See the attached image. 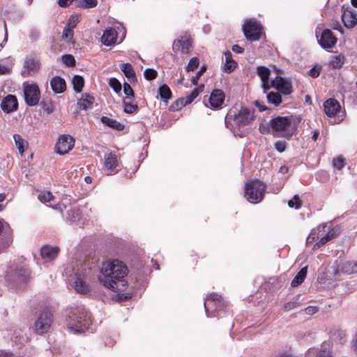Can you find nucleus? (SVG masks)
I'll list each match as a JSON object with an SVG mask.
<instances>
[{
  "instance_id": "13d9d810",
  "label": "nucleus",
  "mask_w": 357,
  "mask_h": 357,
  "mask_svg": "<svg viewBox=\"0 0 357 357\" xmlns=\"http://www.w3.org/2000/svg\"><path fill=\"white\" fill-rule=\"evenodd\" d=\"M286 147L287 143L284 141H277L275 143V148L280 153L284 152L286 149Z\"/></svg>"
},
{
  "instance_id": "e433bc0d",
  "label": "nucleus",
  "mask_w": 357,
  "mask_h": 357,
  "mask_svg": "<svg viewBox=\"0 0 357 357\" xmlns=\"http://www.w3.org/2000/svg\"><path fill=\"white\" fill-rule=\"evenodd\" d=\"M41 106L44 112L49 114L54 111V105L51 100H43Z\"/></svg>"
},
{
  "instance_id": "4c0bfd02",
  "label": "nucleus",
  "mask_w": 357,
  "mask_h": 357,
  "mask_svg": "<svg viewBox=\"0 0 357 357\" xmlns=\"http://www.w3.org/2000/svg\"><path fill=\"white\" fill-rule=\"evenodd\" d=\"M257 74L261 77V81L266 82L269 79L270 70L264 66L257 68Z\"/></svg>"
},
{
  "instance_id": "ddd939ff",
  "label": "nucleus",
  "mask_w": 357,
  "mask_h": 357,
  "mask_svg": "<svg viewBox=\"0 0 357 357\" xmlns=\"http://www.w3.org/2000/svg\"><path fill=\"white\" fill-rule=\"evenodd\" d=\"M355 273H357V261H345L340 263L335 271V275H339L341 273L350 275Z\"/></svg>"
},
{
  "instance_id": "de8ad7c7",
  "label": "nucleus",
  "mask_w": 357,
  "mask_h": 357,
  "mask_svg": "<svg viewBox=\"0 0 357 357\" xmlns=\"http://www.w3.org/2000/svg\"><path fill=\"white\" fill-rule=\"evenodd\" d=\"M109 86L113 89L116 93H119L121 91V84L116 78H112L109 80Z\"/></svg>"
},
{
  "instance_id": "6e6552de",
  "label": "nucleus",
  "mask_w": 357,
  "mask_h": 357,
  "mask_svg": "<svg viewBox=\"0 0 357 357\" xmlns=\"http://www.w3.org/2000/svg\"><path fill=\"white\" fill-rule=\"evenodd\" d=\"M52 314L48 309L42 310L35 323L36 332L38 334L47 333L52 324Z\"/></svg>"
},
{
  "instance_id": "9b49d317",
  "label": "nucleus",
  "mask_w": 357,
  "mask_h": 357,
  "mask_svg": "<svg viewBox=\"0 0 357 357\" xmlns=\"http://www.w3.org/2000/svg\"><path fill=\"white\" fill-rule=\"evenodd\" d=\"M75 145L74 139L69 135H61L55 146L56 152L59 155H64L70 151Z\"/></svg>"
},
{
  "instance_id": "774afa93",
  "label": "nucleus",
  "mask_w": 357,
  "mask_h": 357,
  "mask_svg": "<svg viewBox=\"0 0 357 357\" xmlns=\"http://www.w3.org/2000/svg\"><path fill=\"white\" fill-rule=\"evenodd\" d=\"M316 357H332L331 353L327 351H320Z\"/></svg>"
},
{
  "instance_id": "c03bdc74",
  "label": "nucleus",
  "mask_w": 357,
  "mask_h": 357,
  "mask_svg": "<svg viewBox=\"0 0 357 357\" xmlns=\"http://www.w3.org/2000/svg\"><path fill=\"white\" fill-rule=\"evenodd\" d=\"M17 275L20 280L25 281L29 278L30 272L28 269L20 268L17 271Z\"/></svg>"
},
{
  "instance_id": "9d476101",
  "label": "nucleus",
  "mask_w": 357,
  "mask_h": 357,
  "mask_svg": "<svg viewBox=\"0 0 357 357\" xmlns=\"http://www.w3.org/2000/svg\"><path fill=\"white\" fill-rule=\"evenodd\" d=\"M255 119V111L248 108L242 109L233 118L235 124L239 127L250 124Z\"/></svg>"
},
{
  "instance_id": "69168bd1",
  "label": "nucleus",
  "mask_w": 357,
  "mask_h": 357,
  "mask_svg": "<svg viewBox=\"0 0 357 357\" xmlns=\"http://www.w3.org/2000/svg\"><path fill=\"white\" fill-rule=\"evenodd\" d=\"M332 28L335 30L339 31L341 33H343V28L338 21L333 22Z\"/></svg>"
},
{
  "instance_id": "ea45409f",
  "label": "nucleus",
  "mask_w": 357,
  "mask_h": 357,
  "mask_svg": "<svg viewBox=\"0 0 357 357\" xmlns=\"http://www.w3.org/2000/svg\"><path fill=\"white\" fill-rule=\"evenodd\" d=\"M278 90L280 91L284 95H289L292 92L291 84L288 80L284 79V82Z\"/></svg>"
},
{
  "instance_id": "79ce46f5",
  "label": "nucleus",
  "mask_w": 357,
  "mask_h": 357,
  "mask_svg": "<svg viewBox=\"0 0 357 357\" xmlns=\"http://www.w3.org/2000/svg\"><path fill=\"white\" fill-rule=\"evenodd\" d=\"M299 306V303L298 301V298H294L291 301L287 302L284 305V311H289L291 310L295 309Z\"/></svg>"
},
{
  "instance_id": "c85d7f7f",
  "label": "nucleus",
  "mask_w": 357,
  "mask_h": 357,
  "mask_svg": "<svg viewBox=\"0 0 357 357\" xmlns=\"http://www.w3.org/2000/svg\"><path fill=\"white\" fill-rule=\"evenodd\" d=\"M335 237V235L334 231H329L326 236L321 237V239L314 245L313 250H315L319 249L321 246L324 245V244H326L327 242H328L330 240L333 239Z\"/></svg>"
},
{
  "instance_id": "49530a36",
  "label": "nucleus",
  "mask_w": 357,
  "mask_h": 357,
  "mask_svg": "<svg viewBox=\"0 0 357 357\" xmlns=\"http://www.w3.org/2000/svg\"><path fill=\"white\" fill-rule=\"evenodd\" d=\"M123 105L124 112L127 114H132L138 109L137 105H133L130 102H127L126 100L123 101Z\"/></svg>"
},
{
  "instance_id": "bf43d9fd",
  "label": "nucleus",
  "mask_w": 357,
  "mask_h": 357,
  "mask_svg": "<svg viewBox=\"0 0 357 357\" xmlns=\"http://www.w3.org/2000/svg\"><path fill=\"white\" fill-rule=\"evenodd\" d=\"M206 70V67L205 66H202L201 67V68L199 69V70L196 73V75L192 77L191 79V82L192 83L194 84V85H197V82L199 79V77H201V75H202V73Z\"/></svg>"
},
{
  "instance_id": "0e129e2a",
  "label": "nucleus",
  "mask_w": 357,
  "mask_h": 357,
  "mask_svg": "<svg viewBox=\"0 0 357 357\" xmlns=\"http://www.w3.org/2000/svg\"><path fill=\"white\" fill-rule=\"evenodd\" d=\"M318 311V307L314 306H308L305 309V312L307 314L312 315L315 314Z\"/></svg>"
},
{
  "instance_id": "a211bd4d",
  "label": "nucleus",
  "mask_w": 357,
  "mask_h": 357,
  "mask_svg": "<svg viewBox=\"0 0 357 357\" xmlns=\"http://www.w3.org/2000/svg\"><path fill=\"white\" fill-rule=\"evenodd\" d=\"M59 250L57 247L45 245L41 248L40 255L45 262H49L57 257Z\"/></svg>"
},
{
  "instance_id": "412c9836",
  "label": "nucleus",
  "mask_w": 357,
  "mask_h": 357,
  "mask_svg": "<svg viewBox=\"0 0 357 357\" xmlns=\"http://www.w3.org/2000/svg\"><path fill=\"white\" fill-rule=\"evenodd\" d=\"M50 86L55 93H63L66 88L65 80L59 76L54 77L50 80Z\"/></svg>"
},
{
  "instance_id": "b1692460",
  "label": "nucleus",
  "mask_w": 357,
  "mask_h": 357,
  "mask_svg": "<svg viewBox=\"0 0 357 357\" xmlns=\"http://www.w3.org/2000/svg\"><path fill=\"white\" fill-rule=\"evenodd\" d=\"M94 98L93 96L89 94H84L78 100L77 105L79 108L83 110H87L92 107Z\"/></svg>"
},
{
  "instance_id": "2eb2a0df",
  "label": "nucleus",
  "mask_w": 357,
  "mask_h": 357,
  "mask_svg": "<svg viewBox=\"0 0 357 357\" xmlns=\"http://www.w3.org/2000/svg\"><path fill=\"white\" fill-rule=\"evenodd\" d=\"M324 108L326 114L328 117H333L340 112L341 107L337 100L334 98H329L324 103Z\"/></svg>"
},
{
  "instance_id": "37998d69",
  "label": "nucleus",
  "mask_w": 357,
  "mask_h": 357,
  "mask_svg": "<svg viewBox=\"0 0 357 357\" xmlns=\"http://www.w3.org/2000/svg\"><path fill=\"white\" fill-rule=\"evenodd\" d=\"M62 59V61L63 63L68 66V67H71V66H75V58L73 56L70 55V54H66V55H63L61 58Z\"/></svg>"
},
{
  "instance_id": "a878e982",
  "label": "nucleus",
  "mask_w": 357,
  "mask_h": 357,
  "mask_svg": "<svg viewBox=\"0 0 357 357\" xmlns=\"http://www.w3.org/2000/svg\"><path fill=\"white\" fill-rule=\"evenodd\" d=\"M121 70L125 76L130 80L132 81L136 79L135 73L133 70L132 66L128 63H122L120 66Z\"/></svg>"
},
{
  "instance_id": "4d7b16f0",
  "label": "nucleus",
  "mask_w": 357,
  "mask_h": 357,
  "mask_svg": "<svg viewBox=\"0 0 357 357\" xmlns=\"http://www.w3.org/2000/svg\"><path fill=\"white\" fill-rule=\"evenodd\" d=\"M79 21V15H72L68 20V25L69 27L74 29L77 26Z\"/></svg>"
},
{
  "instance_id": "f3484780",
  "label": "nucleus",
  "mask_w": 357,
  "mask_h": 357,
  "mask_svg": "<svg viewBox=\"0 0 357 357\" xmlns=\"http://www.w3.org/2000/svg\"><path fill=\"white\" fill-rule=\"evenodd\" d=\"M117 35V31L114 29L108 28L105 30L101 41L106 46L113 45L116 42Z\"/></svg>"
},
{
  "instance_id": "a19ab883",
  "label": "nucleus",
  "mask_w": 357,
  "mask_h": 357,
  "mask_svg": "<svg viewBox=\"0 0 357 357\" xmlns=\"http://www.w3.org/2000/svg\"><path fill=\"white\" fill-rule=\"evenodd\" d=\"M288 206L290 208H295L296 209L300 208L301 206V201L300 200L299 196L297 195H294L293 199L288 202Z\"/></svg>"
},
{
  "instance_id": "7ed1b4c3",
  "label": "nucleus",
  "mask_w": 357,
  "mask_h": 357,
  "mask_svg": "<svg viewBox=\"0 0 357 357\" xmlns=\"http://www.w3.org/2000/svg\"><path fill=\"white\" fill-rule=\"evenodd\" d=\"M87 275V270L82 266L73 269L70 280L73 288L77 293L86 294L90 291Z\"/></svg>"
},
{
  "instance_id": "7c9ffc66",
  "label": "nucleus",
  "mask_w": 357,
  "mask_h": 357,
  "mask_svg": "<svg viewBox=\"0 0 357 357\" xmlns=\"http://www.w3.org/2000/svg\"><path fill=\"white\" fill-rule=\"evenodd\" d=\"M79 209L77 207H72L67 211L66 219L72 223H75L79 220Z\"/></svg>"
},
{
  "instance_id": "393cba45",
  "label": "nucleus",
  "mask_w": 357,
  "mask_h": 357,
  "mask_svg": "<svg viewBox=\"0 0 357 357\" xmlns=\"http://www.w3.org/2000/svg\"><path fill=\"white\" fill-rule=\"evenodd\" d=\"M101 122L105 124V126H107L113 129H115L116 130H122L124 128V125L121 123L120 122L110 119L107 116H102L101 118Z\"/></svg>"
},
{
  "instance_id": "864d4df0",
  "label": "nucleus",
  "mask_w": 357,
  "mask_h": 357,
  "mask_svg": "<svg viewBox=\"0 0 357 357\" xmlns=\"http://www.w3.org/2000/svg\"><path fill=\"white\" fill-rule=\"evenodd\" d=\"M123 92L126 95V98L134 97V91L130 85L128 83L125 82L123 84Z\"/></svg>"
},
{
  "instance_id": "2f4dec72",
  "label": "nucleus",
  "mask_w": 357,
  "mask_h": 357,
  "mask_svg": "<svg viewBox=\"0 0 357 357\" xmlns=\"http://www.w3.org/2000/svg\"><path fill=\"white\" fill-rule=\"evenodd\" d=\"M267 100L269 103L278 106L282 102V97L278 92H270L267 94Z\"/></svg>"
},
{
  "instance_id": "423d86ee",
  "label": "nucleus",
  "mask_w": 357,
  "mask_h": 357,
  "mask_svg": "<svg viewBox=\"0 0 357 357\" xmlns=\"http://www.w3.org/2000/svg\"><path fill=\"white\" fill-rule=\"evenodd\" d=\"M242 29L245 38L248 40L257 41L260 39L261 25L256 20H247L243 25Z\"/></svg>"
},
{
  "instance_id": "603ef678",
  "label": "nucleus",
  "mask_w": 357,
  "mask_h": 357,
  "mask_svg": "<svg viewBox=\"0 0 357 357\" xmlns=\"http://www.w3.org/2000/svg\"><path fill=\"white\" fill-rule=\"evenodd\" d=\"M40 37V31L36 29H31L29 32V38L32 42L38 40Z\"/></svg>"
},
{
  "instance_id": "3c124183",
  "label": "nucleus",
  "mask_w": 357,
  "mask_h": 357,
  "mask_svg": "<svg viewBox=\"0 0 357 357\" xmlns=\"http://www.w3.org/2000/svg\"><path fill=\"white\" fill-rule=\"evenodd\" d=\"M199 66V60L197 58H192L185 68L186 71H193Z\"/></svg>"
},
{
  "instance_id": "f704fd0d",
  "label": "nucleus",
  "mask_w": 357,
  "mask_h": 357,
  "mask_svg": "<svg viewBox=\"0 0 357 357\" xmlns=\"http://www.w3.org/2000/svg\"><path fill=\"white\" fill-rule=\"evenodd\" d=\"M344 63V56L339 54L332 57L330 61V65L333 68L337 69L340 68Z\"/></svg>"
},
{
  "instance_id": "cd10ccee",
  "label": "nucleus",
  "mask_w": 357,
  "mask_h": 357,
  "mask_svg": "<svg viewBox=\"0 0 357 357\" xmlns=\"http://www.w3.org/2000/svg\"><path fill=\"white\" fill-rule=\"evenodd\" d=\"M38 199L44 203H50V206H52V204L54 203V197L50 191H43L40 192L38 195Z\"/></svg>"
},
{
  "instance_id": "72a5a7b5",
  "label": "nucleus",
  "mask_w": 357,
  "mask_h": 357,
  "mask_svg": "<svg viewBox=\"0 0 357 357\" xmlns=\"http://www.w3.org/2000/svg\"><path fill=\"white\" fill-rule=\"evenodd\" d=\"M158 93L161 99L166 102L172 97V92L166 84H163L159 88Z\"/></svg>"
},
{
  "instance_id": "e2e57ef3",
  "label": "nucleus",
  "mask_w": 357,
  "mask_h": 357,
  "mask_svg": "<svg viewBox=\"0 0 357 357\" xmlns=\"http://www.w3.org/2000/svg\"><path fill=\"white\" fill-rule=\"evenodd\" d=\"M259 130L262 134H268L271 132L270 124L268 123V125H261L259 127Z\"/></svg>"
},
{
  "instance_id": "0eeeda50",
  "label": "nucleus",
  "mask_w": 357,
  "mask_h": 357,
  "mask_svg": "<svg viewBox=\"0 0 357 357\" xmlns=\"http://www.w3.org/2000/svg\"><path fill=\"white\" fill-rule=\"evenodd\" d=\"M24 97L26 105L35 106L40 99V91L36 84H24Z\"/></svg>"
},
{
  "instance_id": "1a4fd4ad",
  "label": "nucleus",
  "mask_w": 357,
  "mask_h": 357,
  "mask_svg": "<svg viewBox=\"0 0 357 357\" xmlns=\"http://www.w3.org/2000/svg\"><path fill=\"white\" fill-rule=\"evenodd\" d=\"M104 167L108 174L113 175L121 170L122 165L117 155L113 152H109L105 155Z\"/></svg>"
},
{
  "instance_id": "20e7f679",
  "label": "nucleus",
  "mask_w": 357,
  "mask_h": 357,
  "mask_svg": "<svg viewBox=\"0 0 357 357\" xmlns=\"http://www.w3.org/2000/svg\"><path fill=\"white\" fill-rule=\"evenodd\" d=\"M266 185L259 180L251 181L245 186V197L252 204L260 202L264 197Z\"/></svg>"
},
{
  "instance_id": "5701e85b",
  "label": "nucleus",
  "mask_w": 357,
  "mask_h": 357,
  "mask_svg": "<svg viewBox=\"0 0 357 357\" xmlns=\"http://www.w3.org/2000/svg\"><path fill=\"white\" fill-rule=\"evenodd\" d=\"M225 63L223 67L224 72L231 73L236 67V62L232 59L231 53L229 51L225 52Z\"/></svg>"
},
{
  "instance_id": "8fccbe9b",
  "label": "nucleus",
  "mask_w": 357,
  "mask_h": 357,
  "mask_svg": "<svg viewBox=\"0 0 357 357\" xmlns=\"http://www.w3.org/2000/svg\"><path fill=\"white\" fill-rule=\"evenodd\" d=\"M200 91L201 90L199 89H194L190 93V94L185 98L184 105L190 103L192 101H193L198 96V95L200 93Z\"/></svg>"
},
{
  "instance_id": "f8f14e48",
  "label": "nucleus",
  "mask_w": 357,
  "mask_h": 357,
  "mask_svg": "<svg viewBox=\"0 0 357 357\" xmlns=\"http://www.w3.org/2000/svg\"><path fill=\"white\" fill-rule=\"evenodd\" d=\"M337 41V38L333 35V32L328 29H325L321 32L320 38L318 39V43L320 46L325 50L331 49L335 47Z\"/></svg>"
},
{
  "instance_id": "338daca9",
  "label": "nucleus",
  "mask_w": 357,
  "mask_h": 357,
  "mask_svg": "<svg viewBox=\"0 0 357 357\" xmlns=\"http://www.w3.org/2000/svg\"><path fill=\"white\" fill-rule=\"evenodd\" d=\"M231 50L237 54H241L244 51V49L238 45H234L231 47Z\"/></svg>"
},
{
  "instance_id": "4be33fe9",
  "label": "nucleus",
  "mask_w": 357,
  "mask_h": 357,
  "mask_svg": "<svg viewBox=\"0 0 357 357\" xmlns=\"http://www.w3.org/2000/svg\"><path fill=\"white\" fill-rule=\"evenodd\" d=\"M342 20L346 27L352 28L357 23L356 14L351 10H346L342 15Z\"/></svg>"
},
{
  "instance_id": "aec40b11",
  "label": "nucleus",
  "mask_w": 357,
  "mask_h": 357,
  "mask_svg": "<svg viewBox=\"0 0 357 357\" xmlns=\"http://www.w3.org/2000/svg\"><path fill=\"white\" fill-rule=\"evenodd\" d=\"M191 47L190 40L188 37H183L174 42L173 48L184 54L189 52Z\"/></svg>"
},
{
  "instance_id": "f257e3e1",
  "label": "nucleus",
  "mask_w": 357,
  "mask_h": 357,
  "mask_svg": "<svg viewBox=\"0 0 357 357\" xmlns=\"http://www.w3.org/2000/svg\"><path fill=\"white\" fill-rule=\"evenodd\" d=\"M128 271L127 266L118 259L106 261L102 265V275L98 279L105 287L113 291H123L127 288V282L124 277Z\"/></svg>"
},
{
  "instance_id": "5fc2aeb1",
  "label": "nucleus",
  "mask_w": 357,
  "mask_h": 357,
  "mask_svg": "<svg viewBox=\"0 0 357 357\" xmlns=\"http://www.w3.org/2000/svg\"><path fill=\"white\" fill-rule=\"evenodd\" d=\"M73 36V29L70 27H66L62 33V37L68 40H70Z\"/></svg>"
},
{
  "instance_id": "09e8293b",
  "label": "nucleus",
  "mask_w": 357,
  "mask_h": 357,
  "mask_svg": "<svg viewBox=\"0 0 357 357\" xmlns=\"http://www.w3.org/2000/svg\"><path fill=\"white\" fill-rule=\"evenodd\" d=\"M333 165L338 170H341L344 166V160L342 156H338L333 160Z\"/></svg>"
},
{
  "instance_id": "dca6fc26",
  "label": "nucleus",
  "mask_w": 357,
  "mask_h": 357,
  "mask_svg": "<svg viewBox=\"0 0 357 357\" xmlns=\"http://www.w3.org/2000/svg\"><path fill=\"white\" fill-rule=\"evenodd\" d=\"M2 110L6 113H10L17 109V100L15 96L8 95L5 97L1 103Z\"/></svg>"
},
{
  "instance_id": "6e6d98bb",
  "label": "nucleus",
  "mask_w": 357,
  "mask_h": 357,
  "mask_svg": "<svg viewBox=\"0 0 357 357\" xmlns=\"http://www.w3.org/2000/svg\"><path fill=\"white\" fill-rule=\"evenodd\" d=\"M284 78H282L280 76H277L272 82L271 85L273 87L278 89L280 87H281L282 84L284 82Z\"/></svg>"
},
{
  "instance_id": "052dcab7",
  "label": "nucleus",
  "mask_w": 357,
  "mask_h": 357,
  "mask_svg": "<svg viewBox=\"0 0 357 357\" xmlns=\"http://www.w3.org/2000/svg\"><path fill=\"white\" fill-rule=\"evenodd\" d=\"M320 70V68L314 67L309 70L308 75L313 78H316L319 75Z\"/></svg>"
},
{
  "instance_id": "58836bf2",
  "label": "nucleus",
  "mask_w": 357,
  "mask_h": 357,
  "mask_svg": "<svg viewBox=\"0 0 357 357\" xmlns=\"http://www.w3.org/2000/svg\"><path fill=\"white\" fill-rule=\"evenodd\" d=\"M206 301H211V302H218L220 303L222 302V297L220 295L213 293L211 294L204 301V305L205 307L206 313H208V308L206 307Z\"/></svg>"
},
{
  "instance_id": "c756f323",
  "label": "nucleus",
  "mask_w": 357,
  "mask_h": 357,
  "mask_svg": "<svg viewBox=\"0 0 357 357\" xmlns=\"http://www.w3.org/2000/svg\"><path fill=\"white\" fill-rule=\"evenodd\" d=\"M13 139L19 153L22 156L24 152V147L27 145V142L18 134H15Z\"/></svg>"
},
{
  "instance_id": "39448f33",
  "label": "nucleus",
  "mask_w": 357,
  "mask_h": 357,
  "mask_svg": "<svg viewBox=\"0 0 357 357\" xmlns=\"http://www.w3.org/2000/svg\"><path fill=\"white\" fill-rule=\"evenodd\" d=\"M86 318L87 313L86 312L79 314L73 312L66 321L68 329L75 333H84L88 324Z\"/></svg>"
},
{
  "instance_id": "bb28decb",
  "label": "nucleus",
  "mask_w": 357,
  "mask_h": 357,
  "mask_svg": "<svg viewBox=\"0 0 357 357\" xmlns=\"http://www.w3.org/2000/svg\"><path fill=\"white\" fill-rule=\"evenodd\" d=\"M307 268L303 267L300 271L296 274L294 278L292 280L291 285L293 287H296L299 286L305 280L307 275Z\"/></svg>"
},
{
  "instance_id": "c9c22d12",
  "label": "nucleus",
  "mask_w": 357,
  "mask_h": 357,
  "mask_svg": "<svg viewBox=\"0 0 357 357\" xmlns=\"http://www.w3.org/2000/svg\"><path fill=\"white\" fill-rule=\"evenodd\" d=\"M72 83L74 90L79 93L82 91L84 86V79L79 75H75L73 78Z\"/></svg>"
},
{
  "instance_id": "f03ea898",
  "label": "nucleus",
  "mask_w": 357,
  "mask_h": 357,
  "mask_svg": "<svg viewBox=\"0 0 357 357\" xmlns=\"http://www.w3.org/2000/svg\"><path fill=\"white\" fill-rule=\"evenodd\" d=\"M271 133L275 137L289 139L297 128V124L292 116H277L269 121Z\"/></svg>"
},
{
  "instance_id": "473e14b6",
  "label": "nucleus",
  "mask_w": 357,
  "mask_h": 357,
  "mask_svg": "<svg viewBox=\"0 0 357 357\" xmlns=\"http://www.w3.org/2000/svg\"><path fill=\"white\" fill-rule=\"evenodd\" d=\"M98 1L97 0H77V7L87 9L94 8L97 6Z\"/></svg>"
},
{
  "instance_id": "4468645a",
  "label": "nucleus",
  "mask_w": 357,
  "mask_h": 357,
  "mask_svg": "<svg viewBox=\"0 0 357 357\" xmlns=\"http://www.w3.org/2000/svg\"><path fill=\"white\" fill-rule=\"evenodd\" d=\"M40 67V63L37 59H28L23 64L24 70L22 74L24 76H31L36 73Z\"/></svg>"
},
{
  "instance_id": "680f3d73",
  "label": "nucleus",
  "mask_w": 357,
  "mask_h": 357,
  "mask_svg": "<svg viewBox=\"0 0 357 357\" xmlns=\"http://www.w3.org/2000/svg\"><path fill=\"white\" fill-rule=\"evenodd\" d=\"M77 0H59L58 4L60 7L67 8L70 6L73 1L77 2Z\"/></svg>"
},
{
  "instance_id": "a18cd8bd",
  "label": "nucleus",
  "mask_w": 357,
  "mask_h": 357,
  "mask_svg": "<svg viewBox=\"0 0 357 357\" xmlns=\"http://www.w3.org/2000/svg\"><path fill=\"white\" fill-rule=\"evenodd\" d=\"M157 72L153 68H146L144 72V75L146 79L153 80L157 77Z\"/></svg>"
},
{
  "instance_id": "6ab92c4d",
  "label": "nucleus",
  "mask_w": 357,
  "mask_h": 357,
  "mask_svg": "<svg viewBox=\"0 0 357 357\" xmlns=\"http://www.w3.org/2000/svg\"><path fill=\"white\" fill-rule=\"evenodd\" d=\"M225 100V93L221 89H214L210 96L209 102L214 108L220 107Z\"/></svg>"
}]
</instances>
